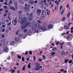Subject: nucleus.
Returning <instances> with one entry per match:
<instances>
[{"label": "nucleus", "instance_id": "f257e3e1", "mask_svg": "<svg viewBox=\"0 0 73 73\" xmlns=\"http://www.w3.org/2000/svg\"><path fill=\"white\" fill-rule=\"evenodd\" d=\"M20 23L21 25H23L21 27V29H24L26 28V27L29 24H31V22H27V19L25 17H24L22 19Z\"/></svg>", "mask_w": 73, "mask_h": 73}, {"label": "nucleus", "instance_id": "f03ea898", "mask_svg": "<svg viewBox=\"0 0 73 73\" xmlns=\"http://www.w3.org/2000/svg\"><path fill=\"white\" fill-rule=\"evenodd\" d=\"M25 7H24V9L25 10H27V12L29 11V8H31V6L29 5H27V3L25 4Z\"/></svg>", "mask_w": 73, "mask_h": 73}, {"label": "nucleus", "instance_id": "7ed1b4c3", "mask_svg": "<svg viewBox=\"0 0 73 73\" xmlns=\"http://www.w3.org/2000/svg\"><path fill=\"white\" fill-rule=\"evenodd\" d=\"M60 13H61V15L63 14V13L65 11L64 9V8L62 7V6L61 5L60 7Z\"/></svg>", "mask_w": 73, "mask_h": 73}, {"label": "nucleus", "instance_id": "20e7f679", "mask_svg": "<svg viewBox=\"0 0 73 73\" xmlns=\"http://www.w3.org/2000/svg\"><path fill=\"white\" fill-rule=\"evenodd\" d=\"M33 14H29V17H28V20L29 21H32L33 19Z\"/></svg>", "mask_w": 73, "mask_h": 73}, {"label": "nucleus", "instance_id": "39448f33", "mask_svg": "<svg viewBox=\"0 0 73 73\" xmlns=\"http://www.w3.org/2000/svg\"><path fill=\"white\" fill-rule=\"evenodd\" d=\"M46 11H45L44 10H42L41 16L42 17V18H44V17H45V15H46Z\"/></svg>", "mask_w": 73, "mask_h": 73}, {"label": "nucleus", "instance_id": "423d86ee", "mask_svg": "<svg viewBox=\"0 0 73 73\" xmlns=\"http://www.w3.org/2000/svg\"><path fill=\"white\" fill-rule=\"evenodd\" d=\"M41 13V10L40 9H38L37 10V13L39 16H40V14Z\"/></svg>", "mask_w": 73, "mask_h": 73}, {"label": "nucleus", "instance_id": "0eeeda50", "mask_svg": "<svg viewBox=\"0 0 73 73\" xmlns=\"http://www.w3.org/2000/svg\"><path fill=\"white\" fill-rule=\"evenodd\" d=\"M35 25L36 28H38L39 26H40V24L38 23H36Z\"/></svg>", "mask_w": 73, "mask_h": 73}, {"label": "nucleus", "instance_id": "6e6552de", "mask_svg": "<svg viewBox=\"0 0 73 73\" xmlns=\"http://www.w3.org/2000/svg\"><path fill=\"white\" fill-rule=\"evenodd\" d=\"M36 29V26H35V25H33L32 26V30H35Z\"/></svg>", "mask_w": 73, "mask_h": 73}, {"label": "nucleus", "instance_id": "1a4fd4ad", "mask_svg": "<svg viewBox=\"0 0 73 73\" xmlns=\"http://www.w3.org/2000/svg\"><path fill=\"white\" fill-rule=\"evenodd\" d=\"M64 29H69V27L67 26H66V25H64Z\"/></svg>", "mask_w": 73, "mask_h": 73}, {"label": "nucleus", "instance_id": "9d476101", "mask_svg": "<svg viewBox=\"0 0 73 73\" xmlns=\"http://www.w3.org/2000/svg\"><path fill=\"white\" fill-rule=\"evenodd\" d=\"M40 67H36L35 68L34 70H40Z\"/></svg>", "mask_w": 73, "mask_h": 73}, {"label": "nucleus", "instance_id": "9b49d317", "mask_svg": "<svg viewBox=\"0 0 73 73\" xmlns=\"http://www.w3.org/2000/svg\"><path fill=\"white\" fill-rule=\"evenodd\" d=\"M9 9H13L14 11H15V7H9Z\"/></svg>", "mask_w": 73, "mask_h": 73}, {"label": "nucleus", "instance_id": "f8f14e48", "mask_svg": "<svg viewBox=\"0 0 73 73\" xmlns=\"http://www.w3.org/2000/svg\"><path fill=\"white\" fill-rule=\"evenodd\" d=\"M14 44H15V41H12L11 42L10 44L11 45H13Z\"/></svg>", "mask_w": 73, "mask_h": 73}, {"label": "nucleus", "instance_id": "ddd939ff", "mask_svg": "<svg viewBox=\"0 0 73 73\" xmlns=\"http://www.w3.org/2000/svg\"><path fill=\"white\" fill-rule=\"evenodd\" d=\"M29 3L31 4H33L34 3V1H33L32 0H31L30 1Z\"/></svg>", "mask_w": 73, "mask_h": 73}, {"label": "nucleus", "instance_id": "4468645a", "mask_svg": "<svg viewBox=\"0 0 73 73\" xmlns=\"http://www.w3.org/2000/svg\"><path fill=\"white\" fill-rule=\"evenodd\" d=\"M46 29V28L45 27H43L42 28V30L43 31H45Z\"/></svg>", "mask_w": 73, "mask_h": 73}, {"label": "nucleus", "instance_id": "2eb2a0df", "mask_svg": "<svg viewBox=\"0 0 73 73\" xmlns=\"http://www.w3.org/2000/svg\"><path fill=\"white\" fill-rule=\"evenodd\" d=\"M8 44V42H6L3 45V47H5V46H7V45Z\"/></svg>", "mask_w": 73, "mask_h": 73}, {"label": "nucleus", "instance_id": "dca6fc26", "mask_svg": "<svg viewBox=\"0 0 73 73\" xmlns=\"http://www.w3.org/2000/svg\"><path fill=\"white\" fill-rule=\"evenodd\" d=\"M40 64L38 63H36V67H40Z\"/></svg>", "mask_w": 73, "mask_h": 73}, {"label": "nucleus", "instance_id": "f3484780", "mask_svg": "<svg viewBox=\"0 0 73 73\" xmlns=\"http://www.w3.org/2000/svg\"><path fill=\"white\" fill-rule=\"evenodd\" d=\"M57 9H58V6H56L55 7L54 10L55 11H56L57 10Z\"/></svg>", "mask_w": 73, "mask_h": 73}, {"label": "nucleus", "instance_id": "a211bd4d", "mask_svg": "<svg viewBox=\"0 0 73 73\" xmlns=\"http://www.w3.org/2000/svg\"><path fill=\"white\" fill-rule=\"evenodd\" d=\"M23 14L20 15H19V19L21 20L22 18H23Z\"/></svg>", "mask_w": 73, "mask_h": 73}, {"label": "nucleus", "instance_id": "6ab92c4d", "mask_svg": "<svg viewBox=\"0 0 73 73\" xmlns=\"http://www.w3.org/2000/svg\"><path fill=\"white\" fill-rule=\"evenodd\" d=\"M15 40L17 42L19 40V38L18 37H16L15 38Z\"/></svg>", "mask_w": 73, "mask_h": 73}, {"label": "nucleus", "instance_id": "aec40b11", "mask_svg": "<svg viewBox=\"0 0 73 73\" xmlns=\"http://www.w3.org/2000/svg\"><path fill=\"white\" fill-rule=\"evenodd\" d=\"M70 13L69 12L67 14V18H69V17H70Z\"/></svg>", "mask_w": 73, "mask_h": 73}, {"label": "nucleus", "instance_id": "412c9836", "mask_svg": "<svg viewBox=\"0 0 73 73\" xmlns=\"http://www.w3.org/2000/svg\"><path fill=\"white\" fill-rule=\"evenodd\" d=\"M61 54L63 55V56H65V54L64 52V51H63L61 52Z\"/></svg>", "mask_w": 73, "mask_h": 73}, {"label": "nucleus", "instance_id": "4be33fe9", "mask_svg": "<svg viewBox=\"0 0 73 73\" xmlns=\"http://www.w3.org/2000/svg\"><path fill=\"white\" fill-rule=\"evenodd\" d=\"M13 3L14 4H15V5L16 7H17V2L16 1H15Z\"/></svg>", "mask_w": 73, "mask_h": 73}, {"label": "nucleus", "instance_id": "5701e85b", "mask_svg": "<svg viewBox=\"0 0 73 73\" xmlns=\"http://www.w3.org/2000/svg\"><path fill=\"white\" fill-rule=\"evenodd\" d=\"M7 50H8V48L7 47H5L3 49V50L5 51H7Z\"/></svg>", "mask_w": 73, "mask_h": 73}, {"label": "nucleus", "instance_id": "b1692460", "mask_svg": "<svg viewBox=\"0 0 73 73\" xmlns=\"http://www.w3.org/2000/svg\"><path fill=\"white\" fill-rule=\"evenodd\" d=\"M20 31V30H17V31H16V35H19V32Z\"/></svg>", "mask_w": 73, "mask_h": 73}, {"label": "nucleus", "instance_id": "393cba45", "mask_svg": "<svg viewBox=\"0 0 73 73\" xmlns=\"http://www.w3.org/2000/svg\"><path fill=\"white\" fill-rule=\"evenodd\" d=\"M47 15H50V11H47Z\"/></svg>", "mask_w": 73, "mask_h": 73}, {"label": "nucleus", "instance_id": "a878e982", "mask_svg": "<svg viewBox=\"0 0 73 73\" xmlns=\"http://www.w3.org/2000/svg\"><path fill=\"white\" fill-rule=\"evenodd\" d=\"M55 54H56V53H55V52H51L52 56H54V55Z\"/></svg>", "mask_w": 73, "mask_h": 73}, {"label": "nucleus", "instance_id": "bb28decb", "mask_svg": "<svg viewBox=\"0 0 73 73\" xmlns=\"http://www.w3.org/2000/svg\"><path fill=\"white\" fill-rule=\"evenodd\" d=\"M53 25H49L48 26V28H52V26Z\"/></svg>", "mask_w": 73, "mask_h": 73}, {"label": "nucleus", "instance_id": "cd10ccee", "mask_svg": "<svg viewBox=\"0 0 73 73\" xmlns=\"http://www.w3.org/2000/svg\"><path fill=\"white\" fill-rule=\"evenodd\" d=\"M43 2H42V1H40L39 3V4L40 5H42V4H43Z\"/></svg>", "mask_w": 73, "mask_h": 73}, {"label": "nucleus", "instance_id": "c85d7f7f", "mask_svg": "<svg viewBox=\"0 0 73 73\" xmlns=\"http://www.w3.org/2000/svg\"><path fill=\"white\" fill-rule=\"evenodd\" d=\"M9 3L12 4V3H13V2H12V0H10L9 1Z\"/></svg>", "mask_w": 73, "mask_h": 73}, {"label": "nucleus", "instance_id": "c756f323", "mask_svg": "<svg viewBox=\"0 0 73 73\" xmlns=\"http://www.w3.org/2000/svg\"><path fill=\"white\" fill-rule=\"evenodd\" d=\"M56 50V47H55L52 49L53 51H55Z\"/></svg>", "mask_w": 73, "mask_h": 73}, {"label": "nucleus", "instance_id": "7c9ffc66", "mask_svg": "<svg viewBox=\"0 0 73 73\" xmlns=\"http://www.w3.org/2000/svg\"><path fill=\"white\" fill-rule=\"evenodd\" d=\"M27 32V29H25L23 31L24 33H26Z\"/></svg>", "mask_w": 73, "mask_h": 73}, {"label": "nucleus", "instance_id": "2f4dec72", "mask_svg": "<svg viewBox=\"0 0 73 73\" xmlns=\"http://www.w3.org/2000/svg\"><path fill=\"white\" fill-rule=\"evenodd\" d=\"M70 38V35H69L67 37V39H69Z\"/></svg>", "mask_w": 73, "mask_h": 73}, {"label": "nucleus", "instance_id": "473e14b6", "mask_svg": "<svg viewBox=\"0 0 73 73\" xmlns=\"http://www.w3.org/2000/svg\"><path fill=\"white\" fill-rule=\"evenodd\" d=\"M31 63H30L28 65V68H31Z\"/></svg>", "mask_w": 73, "mask_h": 73}, {"label": "nucleus", "instance_id": "72a5a7b5", "mask_svg": "<svg viewBox=\"0 0 73 73\" xmlns=\"http://www.w3.org/2000/svg\"><path fill=\"white\" fill-rule=\"evenodd\" d=\"M18 12L20 15H23L22 14V11H19Z\"/></svg>", "mask_w": 73, "mask_h": 73}, {"label": "nucleus", "instance_id": "f704fd0d", "mask_svg": "<svg viewBox=\"0 0 73 73\" xmlns=\"http://www.w3.org/2000/svg\"><path fill=\"white\" fill-rule=\"evenodd\" d=\"M25 68H26V66H24L23 68V70H25Z\"/></svg>", "mask_w": 73, "mask_h": 73}, {"label": "nucleus", "instance_id": "c9c22d12", "mask_svg": "<svg viewBox=\"0 0 73 73\" xmlns=\"http://www.w3.org/2000/svg\"><path fill=\"white\" fill-rule=\"evenodd\" d=\"M66 7L67 8H69V4L68 3H67L66 6Z\"/></svg>", "mask_w": 73, "mask_h": 73}, {"label": "nucleus", "instance_id": "e433bc0d", "mask_svg": "<svg viewBox=\"0 0 73 73\" xmlns=\"http://www.w3.org/2000/svg\"><path fill=\"white\" fill-rule=\"evenodd\" d=\"M65 18L64 17L62 18V21H65Z\"/></svg>", "mask_w": 73, "mask_h": 73}, {"label": "nucleus", "instance_id": "4c0bfd02", "mask_svg": "<svg viewBox=\"0 0 73 73\" xmlns=\"http://www.w3.org/2000/svg\"><path fill=\"white\" fill-rule=\"evenodd\" d=\"M38 28L39 29H42V26L41 25L39 26L38 27Z\"/></svg>", "mask_w": 73, "mask_h": 73}, {"label": "nucleus", "instance_id": "58836bf2", "mask_svg": "<svg viewBox=\"0 0 73 73\" xmlns=\"http://www.w3.org/2000/svg\"><path fill=\"white\" fill-rule=\"evenodd\" d=\"M23 36V34H20L19 36V37H21Z\"/></svg>", "mask_w": 73, "mask_h": 73}, {"label": "nucleus", "instance_id": "ea45409f", "mask_svg": "<svg viewBox=\"0 0 73 73\" xmlns=\"http://www.w3.org/2000/svg\"><path fill=\"white\" fill-rule=\"evenodd\" d=\"M14 21L15 24H16V23H17V20L15 19L14 20Z\"/></svg>", "mask_w": 73, "mask_h": 73}, {"label": "nucleus", "instance_id": "a19ab883", "mask_svg": "<svg viewBox=\"0 0 73 73\" xmlns=\"http://www.w3.org/2000/svg\"><path fill=\"white\" fill-rule=\"evenodd\" d=\"M31 30H28V33H31Z\"/></svg>", "mask_w": 73, "mask_h": 73}, {"label": "nucleus", "instance_id": "79ce46f5", "mask_svg": "<svg viewBox=\"0 0 73 73\" xmlns=\"http://www.w3.org/2000/svg\"><path fill=\"white\" fill-rule=\"evenodd\" d=\"M68 59H65V62L66 63H67V62L68 61Z\"/></svg>", "mask_w": 73, "mask_h": 73}, {"label": "nucleus", "instance_id": "37998d69", "mask_svg": "<svg viewBox=\"0 0 73 73\" xmlns=\"http://www.w3.org/2000/svg\"><path fill=\"white\" fill-rule=\"evenodd\" d=\"M35 32H36V33H37V32H38V29H36L35 31Z\"/></svg>", "mask_w": 73, "mask_h": 73}, {"label": "nucleus", "instance_id": "c03bdc74", "mask_svg": "<svg viewBox=\"0 0 73 73\" xmlns=\"http://www.w3.org/2000/svg\"><path fill=\"white\" fill-rule=\"evenodd\" d=\"M10 25H11V23H9L7 24V26H9Z\"/></svg>", "mask_w": 73, "mask_h": 73}, {"label": "nucleus", "instance_id": "a18cd8bd", "mask_svg": "<svg viewBox=\"0 0 73 73\" xmlns=\"http://www.w3.org/2000/svg\"><path fill=\"white\" fill-rule=\"evenodd\" d=\"M11 70L12 71L11 73H14V72H15V70H11L10 71H11Z\"/></svg>", "mask_w": 73, "mask_h": 73}, {"label": "nucleus", "instance_id": "49530a36", "mask_svg": "<svg viewBox=\"0 0 73 73\" xmlns=\"http://www.w3.org/2000/svg\"><path fill=\"white\" fill-rule=\"evenodd\" d=\"M24 58V57H22V61H25Z\"/></svg>", "mask_w": 73, "mask_h": 73}, {"label": "nucleus", "instance_id": "de8ad7c7", "mask_svg": "<svg viewBox=\"0 0 73 73\" xmlns=\"http://www.w3.org/2000/svg\"><path fill=\"white\" fill-rule=\"evenodd\" d=\"M5 29H2V32H4V31H5Z\"/></svg>", "mask_w": 73, "mask_h": 73}, {"label": "nucleus", "instance_id": "09e8293b", "mask_svg": "<svg viewBox=\"0 0 73 73\" xmlns=\"http://www.w3.org/2000/svg\"><path fill=\"white\" fill-rule=\"evenodd\" d=\"M18 58H21V56H20L19 55H18Z\"/></svg>", "mask_w": 73, "mask_h": 73}, {"label": "nucleus", "instance_id": "8fccbe9b", "mask_svg": "<svg viewBox=\"0 0 73 73\" xmlns=\"http://www.w3.org/2000/svg\"><path fill=\"white\" fill-rule=\"evenodd\" d=\"M5 39H3L2 40H1L2 43H3V42H4V41H5Z\"/></svg>", "mask_w": 73, "mask_h": 73}, {"label": "nucleus", "instance_id": "3c124183", "mask_svg": "<svg viewBox=\"0 0 73 73\" xmlns=\"http://www.w3.org/2000/svg\"><path fill=\"white\" fill-rule=\"evenodd\" d=\"M72 60H70L69 62H68V63L69 64H71V63H72Z\"/></svg>", "mask_w": 73, "mask_h": 73}, {"label": "nucleus", "instance_id": "603ef678", "mask_svg": "<svg viewBox=\"0 0 73 73\" xmlns=\"http://www.w3.org/2000/svg\"><path fill=\"white\" fill-rule=\"evenodd\" d=\"M38 60L39 61H40V62L42 61V59H41L40 58L38 59Z\"/></svg>", "mask_w": 73, "mask_h": 73}, {"label": "nucleus", "instance_id": "864d4df0", "mask_svg": "<svg viewBox=\"0 0 73 73\" xmlns=\"http://www.w3.org/2000/svg\"><path fill=\"white\" fill-rule=\"evenodd\" d=\"M51 6L50 7V8H53V4H52L51 5Z\"/></svg>", "mask_w": 73, "mask_h": 73}, {"label": "nucleus", "instance_id": "5fc2aeb1", "mask_svg": "<svg viewBox=\"0 0 73 73\" xmlns=\"http://www.w3.org/2000/svg\"><path fill=\"white\" fill-rule=\"evenodd\" d=\"M58 1L59 2H60V1L61 2H63V1H64V0H61H61H58Z\"/></svg>", "mask_w": 73, "mask_h": 73}, {"label": "nucleus", "instance_id": "6e6d98bb", "mask_svg": "<svg viewBox=\"0 0 73 73\" xmlns=\"http://www.w3.org/2000/svg\"><path fill=\"white\" fill-rule=\"evenodd\" d=\"M64 71V69H62L61 70H60V72H63Z\"/></svg>", "mask_w": 73, "mask_h": 73}, {"label": "nucleus", "instance_id": "4d7b16f0", "mask_svg": "<svg viewBox=\"0 0 73 73\" xmlns=\"http://www.w3.org/2000/svg\"><path fill=\"white\" fill-rule=\"evenodd\" d=\"M4 4H5V5H8V3H7V2H5L4 3Z\"/></svg>", "mask_w": 73, "mask_h": 73}, {"label": "nucleus", "instance_id": "13d9d810", "mask_svg": "<svg viewBox=\"0 0 73 73\" xmlns=\"http://www.w3.org/2000/svg\"><path fill=\"white\" fill-rule=\"evenodd\" d=\"M9 30L10 31H11V27H9Z\"/></svg>", "mask_w": 73, "mask_h": 73}, {"label": "nucleus", "instance_id": "bf43d9fd", "mask_svg": "<svg viewBox=\"0 0 73 73\" xmlns=\"http://www.w3.org/2000/svg\"><path fill=\"white\" fill-rule=\"evenodd\" d=\"M7 15V14L6 13H5L4 15V16H5V17Z\"/></svg>", "mask_w": 73, "mask_h": 73}, {"label": "nucleus", "instance_id": "052dcab7", "mask_svg": "<svg viewBox=\"0 0 73 73\" xmlns=\"http://www.w3.org/2000/svg\"><path fill=\"white\" fill-rule=\"evenodd\" d=\"M6 22L7 23H9V20H8L6 19Z\"/></svg>", "mask_w": 73, "mask_h": 73}, {"label": "nucleus", "instance_id": "680f3d73", "mask_svg": "<svg viewBox=\"0 0 73 73\" xmlns=\"http://www.w3.org/2000/svg\"><path fill=\"white\" fill-rule=\"evenodd\" d=\"M1 36H2V38H4V37L5 36L4 35H2Z\"/></svg>", "mask_w": 73, "mask_h": 73}, {"label": "nucleus", "instance_id": "e2e57ef3", "mask_svg": "<svg viewBox=\"0 0 73 73\" xmlns=\"http://www.w3.org/2000/svg\"><path fill=\"white\" fill-rule=\"evenodd\" d=\"M34 3H35V4H37V1H34Z\"/></svg>", "mask_w": 73, "mask_h": 73}, {"label": "nucleus", "instance_id": "0e129e2a", "mask_svg": "<svg viewBox=\"0 0 73 73\" xmlns=\"http://www.w3.org/2000/svg\"><path fill=\"white\" fill-rule=\"evenodd\" d=\"M38 22L39 23H41V21H39V20H38Z\"/></svg>", "mask_w": 73, "mask_h": 73}, {"label": "nucleus", "instance_id": "69168bd1", "mask_svg": "<svg viewBox=\"0 0 73 73\" xmlns=\"http://www.w3.org/2000/svg\"><path fill=\"white\" fill-rule=\"evenodd\" d=\"M45 56L43 55V59L44 60V59H45Z\"/></svg>", "mask_w": 73, "mask_h": 73}, {"label": "nucleus", "instance_id": "338daca9", "mask_svg": "<svg viewBox=\"0 0 73 73\" xmlns=\"http://www.w3.org/2000/svg\"><path fill=\"white\" fill-rule=\"evenodd\" d=\"M3 7L4 8H7V6H5V5Z\"/></svg>", "mask_w": 73, "mask_h": 73}, {"label": "nucleus", "instance_id": "774afa93", "mask_svg": "<svg viewBox=\"0 0 73 73\" xmlns=\"http://www.w3.org/2000/svg\"><path fill=\"white\" fill-rule=\"evenodd\" d=\"M5 27V25H3L2 26V28H4Z\"/></svg>", "mask_w": 73, "mask_h": 73}]
</instances>
